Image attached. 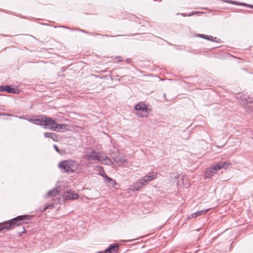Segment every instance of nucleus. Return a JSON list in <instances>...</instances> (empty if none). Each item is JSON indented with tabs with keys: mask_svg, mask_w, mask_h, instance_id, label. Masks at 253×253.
I'll return each instance as SVG.
<instances>
[{
	"mask_svg": "<svg viewBox=\"0 0 253 253\" xmlns=\"http://www.w3.org/2000/svg\"><path fill=\"white\" fill-rule=\"evenodd\" d=\"M231 166L232 164L229 161H221L214 165L211 166L207 169L205 172V178H211L213 176L217 171L222 169H227Z\"/></svg>",
	"mask_w": 253,
	"mask_h": 253,
	"instance_id": "nucleus-1",
	"label": "nucleus"
},
{
	"mask_svg": "<svg viewBox=\"0 0 253 253\" xmlns=\"http://www.w3.org/2000/svg\"><path fill=\"white\" fill-rule=\"evenodd\" d=\"M77 162L73 160H67L61 162L59 164V168L65 172L73 173L78 168Z\"/></svg>",
	"mask_w": 253,
	"mask_h": 253,
	"instance_id": "nucleus-2",
	"label": "nucleus"
},
{
	"mask_svg": "<svg viewBox=\"0 0 253 253\" xmlns=\"http://www.w3.org/2000/svg\"><path fill=\"white\" fill-rule=\"evenodd\" d=\"M135 109L138 111L136 113L138 117L143 118L148 116L149 109L145 104L142 102L138 103L135 105Z\"/></svg>",
	"mask_w": 253,
	"mask_h": 253,
	"instance_id": "nucleus-3",
	"label": "nucleus"
},
{
	"mask_svg": "<svg viewBox=\"0 0 253 253\" xmlns=\"http://www.w3.org/2000/svg\"><path fill=\"white\" fill-rule=\"evenodd\" d=\"M35 121L37 124L48 126L49 129V127H52V126H54L56 122L53 118L46 117H42Z\"/></svg>",
	"mask_w": 253,
	"mask_h": 253,
	"instance_id": "nucleus-4",
	"label": "nucleus"
},
{
	"mask_svg": "<svg viewBox=\"0 0 253 253\" xmlns=\"http://www.w3.org/2000/svg\"><path fill=\"white\" fill-rule=\"evenodd\" d=\"M30 219V216L28 215L18 216L15 218L10 220L11 223L14 228L16 226H19L25 223V221Z\"/></svg>",
	"mask_w": 253,
	"mask_h": 253,
	"instance_id": "nucleus-5",
	"label": "nucleus"
},
{
	"mask_svg": "<svg viewBox=\"0 0 253 253\" xmlns=\"http://www.w3.org/2000/svg\"><path fill=\"white\" fill-rule=\"evenodd\" d=\"M63 198L66 200H73L78 199L79 196L77 193L72 191H67L64 193Z\"/></svg>",
	"mask_w": 253,
	"mask_h": 253,
	"instance_id": "nucleus-6",
	"label": "nucleus"
},
{
	"mask_svg": "<svg viewBox=\"0 0 253 253\" xmlns=\"http://www.w3.org/2000/svg\"><path fill=\"white\" fill-rule=\"evenodd\" d=\"M158 173L157 172H153L151 174H149L143 177H142L141 181H142L144 183H145V185L147 184V183L157 177Z\"/></svg>",
	"mask_w": 253,
	"mask_h": 253,
	"instance_id": "nucleus-7",
	"label": "nucleus"
},
{
	"mask_svg": "<svg viewBox=\"0 0 253 253\" xmlns=\"http://www.w3.org/2000/svg\"><path fill=\"white\" fill-rule=\"evenodd\" d=\"M98 161L104 165H109L111 161L105 154L98 153Z\"/></svg>",
	"mask_w": 253,
	"mask_h": 253,
	"instance_id": "nucleus-8",
	"label": "nucleus"
},
{
	"mask_svg": "<svg viewBox=\"0 0 253 253\" xmlns=\"http://www.w3.org/2000/svg\"><path fill=\"white\" fill-rule=\"evenodd\" d=\"M67 125L59 124L55 123L54 126H52V127H49L50 129L58 131H65L68 130Z\"/></svg>",
	"mask_w": 253,
	"mask_h": 253,
	"instance_id": "nucleus-9",
	"label": "nucleus"
},
{
	"mask_svg": "<svg viewBox=\"0 0 253 253\" xmlns=\"http://www.w3.org/2000/svg\"><path fill=\"white\" fill-rule=\"evenodd\" d=\"M84 158L87 161L88 163H94L95 161L98 160V153L93 151L91 154L84 156Z\"/></svg>",
	"mask_w": 253,
	"mask_h": 253,
	"instance_id": "nucleus-10",
	"label": "nucleus"
},
{
	"mask_svg": "<svg viewBox=\"0 0 253 253\" xmlns=\"http://www.w3.org/2000/svg\"><path fill=\"white\" fill-rule=\"evenodd\" d=\"M119 248V246L117 244L111 245L105 251L104 253H117Z\"/></svg>",
	"mask_w": 253,
	"mask_h": 253,
	"instance_id": "nucleus-11",
	"label": "nucleus"
},
{
	"mask_svg": "<svg viewBox=\"0 0 253 253\" xmlns=\"http://www.w3.org/2000/svg\"><path fill=\"white\" fill-rule=\"evenodd\" d=\"M145 185V183H144L142 181H141V179H140L138 181L134 183L133 184V188L135 190H139L143 186Z\"/></svg>",
	"mask_w": 253,
	"mask_h": 253,
	"instance_id": "nucleus-12",
	"label": "nucleus"
},
{
	"mask_svg": "<svg viewBox=\"0 0 253 253\" xmlns=\"http://www.w3.org/2000/svg\"><path fill=\"white\" fill-rule=\"evenodd\" d=\"M2 224V226L1 227V228L3 231V232H4V229L9 230L13 228L11 223V222L10 221V220L3 222Z\"/></svg>",
	"mask_w": 253,
	"mask_h": 253,
	"instance_id": "nucleus-13",
	"label": "nucleus"
},
{
	"mask_svg": "<svg viewBox=\"0 0 253 253\" xmlns=\"http://www.w3.org/2000/svg\"><path fill=\"white\" fill-rule=\"evenodd\" d=\"M209 210L208 209V210H203V211H199V212H197L196 213H194L192 214L191 215L189 216L188 218L190 219V218H193V217L195 218L198 216L205 214L209 211Z\"/></svg>",
	"mask_w": 253,
	"mask_h": 253,
	"instance_id": "nucleus-14",
	"label": "nucleus"
},
{
	"mask_svg": "<svg viewBox=\"0 0 253 253\" xmlns=\"http://www.w3.org/2000/svg\"><path fill=\"white\" fill-rule=\"evenodd\" d=\"M59 193V190L58 188H56L53 189L47 193V195L48 196H55L58 194Z\"/></svg>",
	"mask_w": 253,
	"mask_h": 253,
	"instance_id": "nucleus-15",
	"label": "nucleus"
},
{
	"mask_svg": "<svg viewBox=\"0 0 253 253\" xmlns=\"http://www.w3.org/2000/svg\"><path fill=\"white\" fill-rule=\"evenodd\" d=\"M2 87L1 90L7 91L9 93H15V89L14 88H10L9 86H4Z\"/></svg>",
	"mask_w": 253,
	"mask_h": 253,
	"instance_id": "nucleus-16",
	"label": "nucleus"
},
{
	"mask_svg": "<svg viewBox=\"0 0 253 253\" xmlns=\"http://www.w3.org/2000/svg\"><path fill=\"white\" fill-rule=\"evenodd\" d=\"M198 37L207 39L209 41H213V37L212 36H208L206 35H203V34H198L197 35Z\"/></svg>",
	"mask_w": 253,
	"mask_h": 253,
	"instance_id": "nucleus-17",
	"label": "nucleus"
},
{
	"mask_svg": "<svg viewBox=\"0 0 253 253\" xmlns=\"http://www.w3.org/2000/svg\"><path fill=\"white\" fill-rule=\"evenodd\" d=\"M44 136L45 137L51 138L53 140H56L55 138H53V136H56V134L54 133L45 132Z\"/></svg>",
	"mask_w": 253,
	"mask_h": 253,
	"instance_id": "nucleus-18",
	"label": "nucleus"
},
{
	"mask_svg": "<svg viewBox=\"0 0 253 253\" xmlns=\"http://www.w3.org/2000/svg\"><path fill=\"white\" fill-rule=\"evenodd\" d=\"M105 178L108 182H114V185L117 184L116 182L114 180L108 177L106 174H105Z\"/></svg>",
	"mask_w": 253,
	"mask_h": 253,
	"instance_id": "nucleus-19",
	"label": "nucleus"
},
{
	"mask_svg": "<svg viewBox=\"0 0 253 253\" xmlns=\"http://www.w3.org/2000/svg\"><path fill=\"white\" fill-rule=\"evenodd\" d=\"M54 147L55 148V149L58 152H59V149L58 148L57 146L56 145H54Z\"/></svg>",
	"mask_w": 253,
	"mask_h": 253,
	"instance_id": "nucleus-20",
	"label": "nucleus"
},
{
	"mask_svg": "<svg viewBox=\"0 0 253 253\" xmlns=\"http://www.w3.org/2000/svg\"><path fill=\"white\" fill-rule=\"evenodd\" d=\"M53 138H55L56 139V141H57L58 136L56 134V136H53Z\"/></svg>",
	"mask_w": 253,
	"mask_h": 253,
	"instance_id": "nucleus-21",
	"label": "nucleus"
},
{
	"mask_svg": "<svg viewBox=\"0 0 253 253\" xmlns=\"http://www.w3.org/2000/svg\"><path fill=\"white\" fill-rule=\"evenodd\" d=\"M2 223H0V228L2 226Z\"/></svg>",
	"mask_w": 253,
	"mask_h": 253,
	"instance_id": "nucleus-22",
	"label": "nucleus"
},
{
	"mask_svg": "<svg viewBox=\"0 0 253 253\" xmlns=\"http://www.w3.org/2000/svg\"><path fill=\"white\" fill-rule=\"evenodd\" d=\"M3 232L1 227L0 228V232Z\"/></svg>",
	"mask_w": 253,
	"mask_h": 253,
	"instance_id": "nucleus-23",
	"label": "nucleus"
},
{
	"mask_svg": "<svg viewBox=\"0 0 253 253\" xmlns=\"http://www.w3.org/2000/svg\"><path fill=\"white\" fill-rule=\"evenodd\" d=\"M105 174H101V175L102 176H103V177H105Z\"/></svg>",
	"mask_w": 253,
	"mask_h": 253,
	"instance_id": "nucleus-24",
	"label": "nucleus"
}]
</instances>
